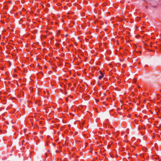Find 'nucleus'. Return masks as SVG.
<instances>
[{
	"instance_id": "1",
	"label": "nucleus",
	"mask_w": 161,
	"mask_h": 161,
	"mask_svg": "<svg viewBox=\"0 0 161 161\" xmlns=\"http://www.w3.org/2000/svg\"><path fill=\"white\" fill-rule=\"evenodd\" d=\"M101 75H100L98 77V78L99 79H101L103 76V74L102 73H101Z\"/></svg>"
}]
</instances>
